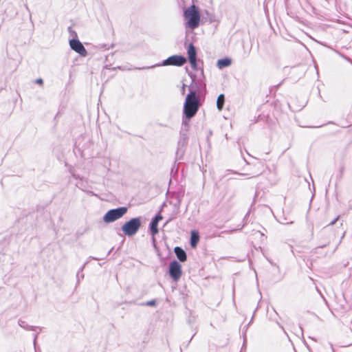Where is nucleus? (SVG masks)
Instances as JSON below:
<instances>
[{
  "instance_id": "nucleus-1",
  "label": "nucleus",
  "mask_w": 352,
  "mask_h": 352,
  "mask_svg": "<svg viewBox=\"0 0 352 352\" xmlns=\"http://www.w3.org/2000/svg\"><path fill=\"white\" fill-rule=\"evenodd\" d=\"M199 107V100L196 92L191 90L186 96L184 104V113L186 118L188 119L192 118L197 112Z\"/></svg>"
},
{
  "instance_id": "nucleus-2",
  "label": "nucleus",
  "mask_w": 352,
  "mask_h": 352,
  "mask_svg": "<svg viewBox=\"0 0 352 352\" xmlns=\"http://www.w3.org/2000/svg\"><path fill=\"white\" fill-rule=\"evenodd\" d=\"M184 17L186 21L185 25L190 30L197 28L200 23V14L198 8L192 5L186 8L184 12Z\"/></svg>"
},
{
  "instance_id": "nucleus-3",
  "label": "nucleus",
  "mask_w": 352,
  "mask_h": 352,
  "mask_svg": "<svg viewBox=\"0 0 352 352\" xmlns=\"http://www.w3.org/2000/svg\"><path fill=\"white\" fill-rule=\"evenodd\" d=\"M141 226L140 218H133L125 222L122 226V230L126 236L135 235Z\"/></svg>"
},
{
  "instance_id": "nucleus-4",
  "label": "nucleus",
  "mask_w": 352,
  "mask_h": 352,
  "mask_svg": "<svg viewBox=\"0 0 352 352\" xmlns=\"http://www.w3.org/2000/svg\"><path fill=\"white\" fill-rule=\"evenodd\" d=\"M127 212L126 207H120L116 209L109 210L103 217L105 223H111L124 216Z\"/></svg>"
},
{
  "instance_id": "nucleus-5",
  "label": "nucleus",
  "mask_w": 352,
  "mask_h": 352,
  "mask_svg": "<svg viewBox=\"0 0 352 352\" xmlns=\"http://www.w3.org/2000/svg\"><path fill=\"white\" fill-rule=\"evenodd\" d=\"M186 62V59L185 57L180 55H174L168 57L167 59L164 60L161 65L166 66V65H175V66H182Z\"/></svg>"
},
{
  "instance_id": "nucleus-6",
  "label": "nucleus",
  "mask_w": 352,
  "mask_h": 352,
  "mask_svg": "<svg viewBox=\"0 0 352 352\" xmlns=\"http://www.w3.org/2000/svg\"><path fill=\"white\" fill-rule=\"evenodd\" d=\"M170 276L175 280H177L182 276V266L177 261H173L169 265Z\"/></svg>"
},
{
  "instance_id": "nucleus-7",
  "label": "nucleus",
  "mask_w": 352,
  "mask_h": 352,
  "mask_svg": "<svg viewBox=\"0 0 352 352\" xmlns=\"http://www.w3.org/2000/svg\"><path fill=\"white\" fill-rule=\"evenodd\" d=\"M70 47L82 56H86L87 54V50L82 44L78 39H72L69 41Z\"/></svg>"
},
{
  "instance_id": "nucleus-8",
  "label": "nucleus",
  "mask_w": 352,
  "mask_h": 352,
  "mask_svg": "<svg viewBox=\"0 0 352 352\" xmlns=\"http://www.w3.org/2000/svg\"><path fill=\"white\" fill-rule=\"evenodd\" d=\"M188 56L189 59V62L190 63V65L192 68L195 70L197 69V52L196 49L194 47L192 44H190L188 45V50H187Z\"/></svg>"
},
{
  "instance_id": "nucleus-9",
  "label": "nucleus",
  "mask_w": 352,
  "mask_h": 352,
  "mask_svg": "<svg viewBox=\"0 0 352 352\" xmlns=\"http://www.w3.org/2000/svg\"><path fill=\"white\" fill-rule=\"evenodd\" d=\"M162 219V217L161 215H157L151 222L150 224V230L151 233L154 238V236L158 233L157 224L158 222Z\"/></svg>"
},
{
  "instance_id": "nucleus-10",
  "label": "nucleus",
  "mask_w": 352,
  "mask_h": 352,
  "mask_svg": "<svg viewBox=\"0 0 352 352\" xmlns=\"http://www.w3.org/2000/svg\"><path fill=\"white\" fill-rule=\"evenodd\" d=\"M199 241V235L197 231L192 230L190 233V245L195 248Z\"/></svg>"
},
{
  "instance_id": "nucleus-11",
  "label": "nucleus",
  "mask_w": 352,
  "mask_h": 352,
  "mask_svg": "<svg viewBox=\"0 0 352 352\" xmlns=\"http://www.w3.org/2000/svg\"><path fill=\"white\" fill-rule=\"evenodd\" d=\"M175 253L177 257V258L184 262L186 260V252L180 248L176 247L175 248Z\"/></svg>"
},
{
  "instance_id": "nucleus-12",
  "label": "nucleus",
  "mask_w": 352,
  "mask_h": 352,
  "mask_svg": "<svg viewBox=\"0 0 352 352\" xmlns=\"http://www.w3.org/2000/svg\"><path fill=\"white\" fill-rule=\"evenodd\" d=\"M231 64V60L230 58H222L219 59L217 61V66L219 68H223L226 67H228Z\"/></svg>"
},
{
  "instance_id": "nucleus-13",
  "label": "nucleus",
  "mask_w": 352,
  "mask_h": 352,
  "mask_svg": "<svg viewBox=\"0 0 352 352\" xmlns=\"http://www.w3.org/2000/svg\"><path fill=\"white\" fill-rule=\"evenodd\" d=\"M224 104V96L223 94H220L217 100V106L219 111H221L223 109Z\"/></svg>"
},
{
  "instance_id": "nucleus-14",
  "label": "nucleus",
  "mask_w": 352,
  "mask_h": 352,
  "mask_svg": "<svg viewBox=\"0 0 352 352\" xmlns=\"http://www.w3.org/2000/svg\"><path fill=\"white\" fill-rule=\"evenodd\" d=\"M185 89H186V85L184 84H183L182 85V94L184 95L185 94Z\"/></svg>"
},
{
  "instance_id": "nucleus-15",
  "label": "nucleus",
  "mask_w": 352,
  "mask_h": 352,
  "mask_svg": "<svg viewBox=\"0 0 352 352\" xmlns=\"http://www.w3.org/2000/svg\"><path fill=\"white\" fill-rule=\"evenodd\" d=\"M36 83L41 85L43 83V80L41 78L37 79Z\"/></svg>"
},
{
  "instance_id": "nucleus-16",
  "label": "nucleus",
  "mask_w": 352,
  "mask_h": 352,
  "mask_svg": "<svg viewBox=\"0 0 352 352\" xmlns=\"http://www.w3.org/2000/svg\"><path fill=\"white\" fill-rule=\"evenodd\" d=\"M337 219H336L334 221H333L331 222V225L334 224V223H336V221H337Z\"/></svg>"
}]
</instances>
